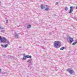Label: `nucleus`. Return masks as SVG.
<instances>
[{
	"label": "nucleus",
	"mask_w": 77,
	"mask_h": 77,
	"mask_svg": "<svg viewBox=\"0 0 77 77\" xmlns=\"http://www.w3.org/2000/svg\"><path fill=\"white\" fill-rule=\"evenodd\" d=\"M60 42L59 41H55L54 42V46L55 47V48H58L60 46Z\"/></svg>",
	"instance_id": "obj_1"
},
{
	"label": "nucleus",
	"mask_w": 77,
	"mask_h": 77,
	"mask_svg": "<svg viewBox=\"0 0 77 77\" xmlns=\"http://www.w3.org/2000/svg\"><path fill=\"white\" fill-rule=\"evenodd\" d=\"M41 8L42 9H44V8H45V11H50V7L48 5H43L41 4Z\"/></svg>",
	"instance_id": "obj_2"
},
{
	"label": "nucleus",
	"mask_w": 77,
	"mask_h": 77,
	"mask_svg": "<svg viewBox=\"0 0 77 77\" xmlns=\"http://www.w3.org/2000/svg\"><path fill=\"white\" fill-rule=\"evenodd\" d=\"M7 39L5 37L2 38V36H0V41L1 42H3V43H6Z\"/></svg>",
	"instance_id": "obj_3"
},
{
	"label": "nucleus",
	"mask_w": 77,
	"mask_h": 77,
	"mask_svg": "<svg viewBox=\"0 0 77 77\" xmlns=\"http://www.w3.org/2000/svg\"><path fill=\"white\" fill-rule=\"evenodd\" d=\"M67 41H68L69 44H71L74 41V40H73V38L69 37L67 39Z\"/></svg>",
	"instance_id": "obj_4"
},
{
	"label": "nucleus",
	"mask_w": 77,
	"mask_h": 77,
	"mask_svg": "<svg viewBox=\"0 0 77 77\" xmlns=\"http://www.w3.org/2000/svg\"><path fill=\"white\" fill-rule=\"evenodd\" d=\"M66 71H68L70 74H72L73 73H74V71L73 70H72V69L71 68H69L66 69Z\"/></svg>",
	"instance_id": "obj_5"
},
{
	"label": "nucleus",
	"mask_w": 77,
	"mask_h": 77,
	"mask_svg": "<svg viewBox=\"0 0 77 77\" xmlns=\"http://www.w3.org/2000/svg\"><path fill=\"white\" fill-rule=\"evenodd\" d=\"M27 62L28 63H29V64L30 65L32 62V59H29L27 61Z\"/></svg>",
	"instance_id": "obj_6"
},
{
	"label": "nucleus",
	"mask_w": 77,
	"mask_h": 77,
	"mask_svg": "<svg viewBox=\"0 0 77 77\" xmlns=\"http://www.w3.org/2000/svg\"><path fill=\"white\" fill-rule=\"evenodd\" d=\"M73 11V9H72V7H71L70 9L69 13V14H71V13H72V11Z\"/></svg>",
	"instance_id": "obj_7"
},
{
	"label": "nucleus",
	"mask_w": 77,
	"mask_h": 77,
	"mask_svg": "<svg viewBox=\"0 0 77 77\" xmlns=\"http://www.w3.org/2000/svg\"><path fill=\"white\" fill-rule=\"evenodd\" d=\"M5 43H7L8 45L11 44V42H9V40H8V39H7Z\"/></svg>",
	"instance_id": "obj_8"
},
{
	"label": "nucleus",
	"mask_w": 77,
	"mask_h": 77,
	"mask_svg": "<svg viewBox=\"0 0 77 77\" xmlns=\"http://www.w3.org/2000/svg\"><path fill=\"white\" fill-rule=\"evenodd\" d=\"M14 35H15V38H18V34L15 33L14 34Z\"/></svg>",
	"instance_id": "obj_9"
},
{
	"label": "nucleus",
	"mask_w": 77,
	"mask_h": 77,
	"mask_svg": "<svg viewBox=\"0 0 77 77\" xmlns=\"http://www.w3.org/2000/svg\"><path fill=\"white\" fill-rule=\"evenodd\" d=\"M8 44H6V45H5V46H3V44H2L1 46H2V47H4V48H6V47H8Z\"/></svg>",
	"instance_id": "obj_10"
},
{
	"label": "nucleus",
	"mask_w": 77,
	"mask_h": 77,
	"mask_svg": "<svg viewBox=\"0 0 77 77\" xmlns=\"http://www.w3.org/2000/svg\"><path fill=\"white\" fill-rule=\"evenodd\" d=\"M26 58H32L31 55H26Z\"/></svg>",
	"instance_id": "obj_11"
},
{
	"label": "nucleus",
	"mask_w": 77,
	"mask_h": 77,
	"mask_svg": "<svg viewBox=\"0 0 77 77\" xmlns=\"http://www.w3.org/2000/svg\"><path fill=\"white\" fill-rule=\"evenodd\" d=\"M27 29H30L31 27V25H27Z\"/></svg>",
	"instance_id": "obj_12"
},
{
	"label": "nucleus",
	"mask_w": 77,
	"mask_h": 77,
	"mask_svg": "<svg viewBox=\"0 0 77 77\" xmlns=\"http://www.w3.org/2000/svg\"><path fill=\"white\" fill-rule=\"evenodd\" d=\"M26 58H27V57H26V56H24L23 57V60H26Z\"/></svg>",
	"instance_id": "obj_13"
},
{
	"label": "nucleus",
	"mask_w": 77,
	"mask_h": 77,
	"mask_svg": "<svg viewBox=\"0 0 77 77\" xmlns=\"http://www.w3.org/2000/svg\"><path fill=\"white\" fill-rule=\"evenodd\" d=\"M65 49V47H62L60 48V50H64Z\"/></svg>",
	"instance_id": "obj_14"
},
{
	"label": "nucleus",
	"mask_w": 77,
	"mask_h": 77,
	"mask_svg": "<svg viewBox=\"0 0 77 77\" xmlns=\"http://www.w3.org/2000/svg\"><path fill=\"white\" fill-rule=\"evenodd\" d=\"M0 29H1L2 30H4V28L3 27H2V26H0Z\"/></svg>",
	"instance_id": "obj_15"
},
{
	"label": "nucleus",
	"mask_w": 77,
	"mask_h": 77,
	"mask_svg": "<svg viewBox=\"0 0 77 77\" xmlns=\"http://www.w3.org/2000/svg\"><path fill=\"white\" fill-rule=\"evenodd\" d=\"M64 9L65 11H67L68 10V8L67 7H65Z\"/></svg>",
	"instance_id": "obj_16"
},
{
	"label": "nucleus",
	"mask_w": 77,
	"mask_h": 77,
	"mask_svg": "<svg viewBox=\"0 0 77 77\" xmlns=\"http://www.w3.org/2000/svg\"><path fill=\"white\" fill-rule=\"evenodd\" d=\"M1 32L2 33H4V32H5V30H2L1 31Z\"/></svg>",
	"instance_id": "obj_17"
},
{
	"label": "nucleus",
	"mask_w": 77,
	"mask_h": 77,
	"mask_svg": "<svg viewBox=\"0 0 77 77\" xmlns=\"http://www.w3.org/2000/svg\"><path fill=\"white\" fill-rule=\"evenodd\" d=\"M77 43H76L74 42L73 43V44H72V45H75Z\"/></svg>",
	"instance_id": "obj_18"
},
{
	"label": "nucleus",
	"mask_w": 77,
	"mask_h": 77,
	"mask_svg": "<svg viewBox=\"0 0 77 77\" xmlns=\"http://www.w3.org/2000/svg\"><path fill=\"white\" fill-rule=\"evenodd\" d=\"M59 4V3L57 2L56 4H55V5H57Z\"/></svg>",
	"instance_id": "obj_19"
},
{
	"label": "nucleus",
	"mask_w": 77,
	"mask_h": 77,
	"mask_svg": "<svg viewBox=\"0 0 77 77\" xmlns=\"http://www.w3.org/2000/svg\"><path fill=\"white\" fill-rule=\"evenodd\" d=\"M6 23H8V20H6Z\"/></svg>",
	"instance_id": "obj_20"
},
{
	"label": "nucleus",
	"mask_w": 77,
	"mask_h": 77,
	"mask_svg": "<svg viewBox=\"0 0 77 77\" xmlns=\"http://www.w3.org/2000/svg\"><path fill=\"white\" fill-rule=\"evenodd\" d=\"M75 43H76L77 44V40H75Z\"/></svg>",
	"instance_id": "obj_21"
},
{
	"label": "nucleus",
	"mask_w": 77,
	"mask_h": 77,
	"mask_svg": "<svg viewBox=\"0 0 77 77\" xmlns=\"http://www.w3.org/2000/svg\"><path fill=\"white\" fill-rule=\"evenodd\" d=\"M49 35H51V32H50V34H49Z\"/></svg>",
	"instance_id": "obj_22"
},
{
	"label": "nucleus",
	"mask_w": 77,
	"mask_h": 77,
	"mask_svg": "<svg viewBox=\"0 0 77 77\" xmlns=\"http://www.w3.org/2000/svg\"><path fill=\"white\" fill-rule=\"evenodd\" d=\"M76 9H77V6L76 7Z\"/></svg>",
	"instance_id": "obj_23"
},
{
	"label": "nucleus",
	"mask_w": 77,
	"mask_h": 77,
	"mask_svg": "<svg viewBox=\"0 0 77 77\" xmlns=\"http://www.w3.org/2000/svg\"><path fill=\"white\" fill-rule=\"evenodd\" d=\"M0 72H1V69H0Z\"/></svg>",
	"instance_id": "obj_24"
},
{
	"label": "nucleus",
	"mask_w": 77,
	"mask_h": 77,
	"mask_svg": "<svg viewBox=\"0 0 77 77\" xmlns=\"http://www.w3.org/2000/svg\"><path fill=\"white\" fill-rule=\"evenodd\" d=\"M1 2H0V3Z\"/></svg>",
	"instance_id": "obj_25"
}]
</instances>
